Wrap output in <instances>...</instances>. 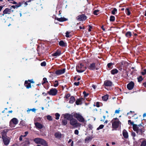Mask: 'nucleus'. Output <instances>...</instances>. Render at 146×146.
<instances>
[{"mask_svg": "<svg viewBox=\"0 0 146 146\" xmlns=\"http://www.w3.org/2000/svg\"><path fill=\"white\" fill-rule=\"evenodd\" d=\"M63 117L64 119L70 121L72 119L73 117L76 118L79 122H83L85 121L84 118L81 114L79 113L73 112L72 114L68 113H66L63 114Z\"/></svg>", "mask_w": 146, "mask_h": 146, "instance_id": "nucleus-1", "label": "nucleus"}, {"mask_svg": "<svg viewBox=\"0 0 146 146\" xmlns=\"http://www.w3.org/2000/svg\"><path fill=\"white\" fill-rule=\"evenodd\" d=\"M133 129L139 135H141L142 133L144 132V128L141 124L138 125H133Z\"/></svg>", "mask_w": 146, "mask_h": 146, "instance_id": "nucleus-2", "label": "nucleus"}, {"mask_svg": "<svg viewBox=\"0 0 146 146\" xmlns=\"http://www.w3.org/2000/svg\"><path fill=\"white\" fill-rule=\"evenodd\" d=\"M112 127L113 129L117 128L121 124V122L117 118H113L111 121Z\"/></svg>", "mask_w": 146, "mask_h": 146, "instance_id": "nucleus-3", "label": "nucleus"}, {"mask_svg": "<svg viewBox=\"0 0 146 146\" xmlns=\"http://www.w3.org/2000/svg\"><path fill=\"white\" fill-rule=\"evenodd\" d=\"M69 121L70 124L74 128L80 127L81 124L78 122L77 120L76 119L73 118Z\"/></svg>", "mask_w": 146, "mask_h": 146, "instance_id": "nucleus-4", "label": "nucleus"}, {"mask_svg": "<svg viewBox=\"0 0 146 146\" xmlns=\"http://www.w3.org/2000/svg\"><path fill=\"white\" fill-rule=\"evenodd\" d=\"M34 141L36 143H40L43 146H48L46 141L42 139L37 138L34 139Z\"/></svg>", "mask_w": 146, "mask_h": 146, "instance_id": "nucleus-5", "label": "nucleus"}, {"mask_svg": "<svg viewBox=\"0 0 146 146\" xmlns=\"http://www.w3.org/2000/svg\"><path fill=\"white\" fill-rule=\"evenodd\" d=\"M87 67L84 66V65L82 63L79 64L76 67V71L78 72L82 73L84 72L86 69Z\"/></svg>", "mask_w": 146, "mask_h": 146, "instance_id": "nucleus-6", "label": "nucleus"}, {"mask_svg": "<svg viewBox=\"0 0 146 146\" xmlns=\"http://www.w3.org/2000/svg\"><path fill=\"white\" fill-rule=\"evenodd\" d=\"M18 120L17 118H14L11 119L10 122V126L11 127H13V125H16L18 123Z\"/></svg>", "mask_w": 146, "mask_h": 146, "instance_id": "nucleus-7", "label": "nucleus"}, {"mask_svg": "<svg viewBox=\"0 0 146 146\" xmlns=\"http://www.w3.org/2000/svg\"><path fill=\"white\" fill-rule=\"evenodd\" d=\"M2 138L4 144L5 145H7L10 143V138L8 137H3Z\"/></svg>", "mask_w": 146, "mask_h": 146, "instance_id": "nucleus-8", "label": "nucleus"}, {"mask_svg": "<svg viewBox=\"0 0 146 146\" xmlns=\"http://www.w3.org/2000/svg\"><path fill=\"white\" fill-rule=\"evenodd\" d=\"M13 11L11 9L6 8L3 11L2 15L3 16L6 14H9L11 12H13Z\"/></svg>", "mask_w": 146, "mask_h": 146, "instance_id": "nucleus-9", "label": "nucleus"}, {"mask_svg": "<svg viewBox=\"0 0 146 146\" xmlns=\"http://www.w3.org/2000/svg\"><path fill=\"white\" fill-rule=\"evenodd\" d=\"M77 19L80 21H83L85 20L86 19V16L84 14L78 16L77 18Z\"/></svg>", "mask_w": 146, "mask_h": 146, "instance_id": "nucleus-10", "label": "nucleus"}, {"mask_svg": "<svg viewBox=\"0 0 146 146\" xmlns=\"http://www.w3.org/2000/svg\"><path fill=\"white\" fill-rule=\"evenodd\" d=\"M88 68L90 70H94L95 69L96 70H98V68H96L95 63L90 64L88 67Z\"/></svg>", "mask_w": 146, "mask_h": 146, "instance_id": "nucleus-11", "label": "nucleus"}, {"mask_svg": "<svg viewBox=\"0 0 146 146\" xmlns=\"http://www.w3.org/2000/svg\"><path fill=\"white\" fill-rule=\"evenodd\" d=\"M65 69L64 68L62 69L57 70L55 71V73L57 75H60L64 73L65 72Z\"/></svg>", "mask_w": 146, "mask_h": 146, "instance_id": "nucleus-12", "label": "nucleus"}, {"mask_svg": "<svg viewBox=\"0 0 146 146\" xmlns=\"http://www.w3.org/2000/svg\"><path fill=\"white\" fill-rule=\"evenodd\" d=\"M57 91L55 88L51 89L49 92L50 95L54 96L57 93Z\"/></svg>", "mask_w": 146, "mask_h": 146, "instance_id": "nucleus-13", "label": "nucleus"}, {"mask_svg": "<svg viewBox=\"0 0 146 146\" xmlns=\"http://www.w3.org/2000/svg\"><path fill=\"white\" fill-rule=\"evenodd\" d=\"M134 86V83L132 82H131L127 84V87L129 90H131L133 88Z\"/></svg>", "mask_w": 146, "mask_h": 146, "instance_id": "nucleus-14", "label": "nucleus"}, {"mask_svg": "<svg viewBox=\"0 0 146 146\" xmlns=\"http://www.w3.org/2000/svg\"><path fill=\"white\" fill-rule=\"evenodd\" d=\"M104 84L105 86H110L112 85V84L110 81L107 80L104 81Z\"/></svg>", "mask_w": 146, "mask_h": 146, "instance_id": "nucleus-15", "label": "nucleus"}, {"mask_svg": "<svg viewBox=\"0 0 146 146\" xmlns=\"http://www.w3.org/2000/svg\"><path fill=\"white\" fill-rule=\"evenodd\" d=\"M9 130L8 129H6L3 130V131L2 132V138L3 137H7V133L8 132Z\"/></svg>", "mask_w": 146, "mask_h": 146, "instance_id": "nucleus-16", "label": "nucleus"}, {"mask_svg": "<svg viewBox=\"0 0 146 146\" xmlns=\"http://www.w3.org/2000/svg\"><path fill=\"white\" fill-rule=\"evenodd\" d=\"M35 124L36 127L37 128L41 129L43 128L42 125L39 123H35Z\"/></svg>", "mask_w": 146, "mask_h": 146, "instance_id": "nucleus-17", "label": "nucleus"}, {"mask_svg": "<svg viewBox=\"0 0 146 146\" xmlns=\"http://www.w3.org/2000/svg\"><path fill=\"white\" fill-rule=\"evenodd\" d=\"M61 54V52L60 50H57L54 53L52 54L53 56H60Z\"/></svg>", "mask_w": 146, "mask_h": 146, "instance_id": "nucleus-18", "label": "nucleus"}, {"mask_svg": "<svg viewBox=\"0 0 146 146\" xmlns=\"http://www.w3.org/2000/svg\"><path fill=\"white\" fill-rule=\"evenodd\" d=\"M25 86L27 88H29L31 87V83L27 81H26L25 83Z\"/></svg>", "mask_w": 146, "mask_h": 146, "instance_id": "nucleus-19", "label": "nucleus"}, {"mask_svg": "<svg viewBox=\"0 0 146 146\" xmlns=\"http://www.w3.org/2000/svg\"><path fill=\"white\" fill-rule=\"evenodd\" d=\"M123 135L124 137L126 138H128V133L127 131L125 130H124L123 131Z\"/></svg>", "mask_w": 146, "mask_h": 146, "instance_id": "nucleus-20", "label": "nucleus"}, {"mask_svg": "<svg viewBox=\"0 0 146 146\" xmlns=\"http://www.w3.org/2000/svg\"><path fill=\"white\" fill-rule=\"evenodd\" d=\"M75 101V99L74 97L73 96L71 97L70 99L69 103L73 104Z\"/></svg>", "mask_w": 146, "mask_h": 146, "instance_id": "nucleus-21", "label": "nucleus"}, {"mask_svg": "<svg viewBox=\"0 0 146 146\" xmlns=\"http://www.w3.org/2000/svg\"><path fill=\"white\" fill-rule=\"evenodd\" d=\"M118 70L116 69H113L111 71V74H117L118 73Z\"/></svg>", "mask_w": 146, "mask_h": 146, "instance_id": "nucleus-22", "label": "nucleus"}, {"mask_svg": "<svg viewBox=\"0 0 146 146\" xmlns=\"http://www.w3.org/2000/svg\"><path fill=\"white\" fill-rule=\"evenodd\" d=\"M36 110V109L33 108V109H28L27 110V111L28 113H29V112L31 111H32L33 112H35Z\"/></svg>", "mask_w": 146, "mask_h": 146, "instance_id": "nucleus-23", "label": "nucleus"}, {"mask_svg": "<svg viewBox=\"0 0 146 146\" xmlns=\"http://www.w3.org/2000/svg\"><path fill=\"white\" fill-rule=\"evenodd\" d=\"M55 136L56 137L60 138L61 137V134L60 132H57L55 134Z\"/></svg>", "mask_w": 146, "mask_h": 146, "instance_id": "nucleus-24", "label": "nucleus"}, {"mask_svg": "<svg viewBox=\"0 0 146 146\" xmlns=\"http://www.w3.org/2000/svg\"><path fill=\"white\" fill-rule=\"evenodd\" d=\"M125 36L127 37H130L131 36V32L129 31L127 32L125 34Z\"/></svg>", "mask_w": 146, "mask_h": 146, "instance_id": "nucleus-25", "label": "nucleus"}, {"mask_svg": "<svg viewBox=\"0 0 146 146\" xmlns=\"http://www.w3.org/2000/svg\"><path fill=\"white\" fill-rule=\"evenodd\" d=\"M146 146V140L144 139L141 142L140 146Z\"/></svg>", "mask_w": 146, "mask_h": 146, "instance_id": "nucleus-26", "label": "nucleus"}, {"mask_svg": "<svg viewBox=\"0 0 146 146\" xmlns=\"http://www.w3.org/2000/svg\"><path fill=\"white\" fill-rule=\"evenodd\" d=\"M67 123V120L66 119H64L62 120V124L63 125H66Z\"/></svg>", "mask_w": 146, "mask_h": 146, "instance_id": "nucleus-27", "label": "nucleus"}, {"mask_svg": "<svg viewBox=\"0 0 146 146\" xmlns=\"http://www.w3.org/2000/svg\"><path fill=\"white\" fill-rule=\"evenodd\" d=\"M108 95H106L102 97V100L105 101H106L108 99Z\"/></svg>", "mask_w": 146, "mask_h": 146, "instance_id": "nucleus-28", "label": "nucleus"}, {"mask_svg": "<svg viewBox=\"0 0 146 146\" xmlns=\"http://www.w3.org/2000/svg\"><path fill=\"white\" fill-rule=\"evenodd\" d=\"M57 20L59 21L62 22L65 21L66 20V19L65 18H58L57 19Z\"/></svg>", "mask_w": 146, "mask_h": 146, "instance_id": "nucleus-29", "label": "nucleus"}, {"mask_svg": "<svg viewBox=\"0 0 146 146\" xmlns=\"http://www.w3.org/2000/svg\"><path fill=\"white\" fill-rule=\"evenodd\" d=\"M59 45L62 46H65V43L62 40L60 41L59 42Z\"/></svg>", "mask_w": 146, "mask_h": 146, "instance_id": "nucleus-30", "label": "nucleus"}, {"mask_svg": "<svg viewBox=\"0 0 146 146\" xmlns=\"http://www.w3.org/2000/svg\"><path fill=\"white\" fill-rule=\"evenodd\" d=\"M81 100L80 99H78L76 100V105H79L81 104Z\"/></svg>", "mask_w": 146, "mask_h": 146, "instance_id": "nucleus-31", "label": "nucleus"}, {"mask_svg": "<svg viewBox=\"0 0 146 146\" xmlns=\"http://www.w3.org/2000/svg\"><path fill=\"white\" fill-rule=\"evenodd\" d=\"M92 139V138L91 137H87L85 139V141L86 142H88L89 141L91 140Z\"/></svg>", "mask_w": 146, "mask_h": 146, "instance_id": "nucleus-32", "label": "nucleus"}, {"mask_svg": "<svg viewBox=\"0 0 146 146\" xmlns=\"http://www.w3.org/2000/svg\"><path fill=\"white\" fill-rule=\"evenodd\" d=\"M29 144L30 143L29 141L27 140L25 141L24 145L25 146H28Z\"/></svg>", "mask_w": 146, "mask_h": 146, "instance_id": "nucleus-33", "label": "nucleus"}, {"mask_svg": "<svg viewBox=\"0 0 146 146\" xmlns=\"http://www.w3.org/2000/svg\"><path fill=\"white\" fill-rule=\"evenodd\" d=\"M113 64L111 63H110L108 64L107 66L108 67L110 68H112L113 67L112 65Z\"/></svg>", "mask_w": 146, "mask_h": 146, "instance_id": "nucleus-34", "label": "nucleus"}, {"mask_svg": "<svg viewBox=\"0 0 146 146\" xmlns=\"http://www.w3.org/2000/svg\"><path fill=\"white\" fill-rule=\"evenodd\" d=\"M125 12L126 14L128 15H129L130 14V12L129 11V9L128 8L125 9Z\"/></svg>", "mask_w": 146, "mask_h": 146, "instance_id": "nucleus-35", "label": "nucleus"}, {"mask_svg": "<svg viewBox=\"0 0 146 146\" xmlns=\"http://www.w3.org/2000/svg\"><path fill=\"white\" fill-rule=\"evenodd\" d=\"M115 18L113 16H111L110 18V21H113L115 20Z\"/></svg>", "mask_w": 146, "mask_h": 146, "instance_id": "nucleus-36", "label": "nucleus"}, {"mask_svg": "<svg viewBox=\"0 0 146 146\" xmlns=\"http://www.w3.org/2000/svg\"><path fill=\"white\" fill-rule=\"evenodd\" d=\"M117 12V9L115 8H114L113 10L111 11V13L113 15H115Z\"/></svg>", "mask_w": 146, "mask_h": 146, "instance_id": "nucleus-37", "label": "nucleus"}, {"mask_svg": "<svg viewBox=\"0 0 146 146\" xmlns=\"http://www.w3.org/2000/svg\"><path fill=\"white\" fill-rule=\"evenodd\" d=\"M55 116H56L55 119H59L60 115L58 113H56L55 114Z\"/></svg>", "mask_w": 146, "mask_h": 146, "instance_id": "nucleus-38", "label": "nucleus"}, {"mask_svg": "<svg viewBox=\"0 0 146 146\" xmlns=\"http://www.w3.org/2000/svg\"><path fill=\"white\" fill-rule=\"evenodd\" d=\"M104 125H100V126L97 128V130H99L100 129H102L104 127Z\"/></svg>", "mask_w": 146, "mask_h": 146, "instance_id": "nucleus-39", "label": "nucleus"}, {"mask_svg": "<svg viewBox=\"0 0 146 146\" xmlns=\"http://www.w3.org/2000/svg\"><path fill=\"white\" fill-rule=\"evenodd\" d=\"M131 136L133 137V139L134 140L135 139L134 138V137L136 136L135 133L134 132H132L131 133Z\"/></svg>", "mask_w": 146, "mask_h": 146, "instance_id": "nucleus-40", "label": "nucleus"}, {"mask_svg": "<svg viewBox=\"0 0 146 146\" xmlns=\"http://www.w3.org/2000/svg\"><path fill=\"white\" fill-rule=\"evenodd\" d=\"M137 79L138 80V81L139 82L143 80V79L141 76H140L139 77L137 78Z\"/></svg>", "mask_w": 146, "mask_h": 146, "instance_id": "nucleus-41", "label": "nucleus"}, {"mask_svg": "<svg viewBox=\"0 0 146 146\" xmlns=\"http://www.w3.org/2000/svg\"><path fill=\"white\" fill-rule=\"evenodd\" d=\"M47 119L50 120V121H51L52 120V117L49 115H48L47 116Z\"/></svg>", "mask_w": 146, "mask_h": 146, "instance_id": "nucleus-42", "label": "nucleus"}, {"mask_svg": "<svg viewBox=\"0 0 146 146\" xmlns=\"http://www.w3.org/2000/svg\"><path fill=\"white\" fill-rule=\"evenodd\" d=\"M55 83L54 85V87H56L58 86V81H57V80L55 81Z\"/></svg>", "mask_w": 146, "mask_h": 146, "instance_id": "nucleus-43", "label": "nucleus"}, {"mask_svg": "<svg viewBox=\"0 0 146 146\" xmlns=\"http://www.w3.org/2000/svg\"><path fill=\"white\" fill-rule=\"evenodd\" d=\"M99 11V10H95V11H94V14L95 15H98L97 13H98Z\"/></svg>", "mask_w": 146, "mask_h": 146, "instance_id": "nucleus-44", "label": "nucleus"}, {"mask_svg": "<svg viewBox=\"0 0 146 146\" xmlns=\"http://www.w3.org/2000/svg\"><path fill=\"white\" fill-rule=\"evenodd\" d=\"M40 65L42 66H45L46 65V63L45 62H42Z\"/></svg>", "mask_w": 146, "mask_h": 146, "instance_id": "nucleus-45", "label": "nucleus"}, {"mask_svg": "<svg viewBox=\"0 0 146 146\" xmlns=\"http://www.w3.org/2000/svg\"><path fill=\"white\" fill-rule=\"evenodd\" d=\"M74 133L75 134L78 135L79 133V131L78 130L76 129L75 130Z\"/></svg>", "mask_w": 146, "mask_h": 146, "instance_id": "nucleus-46", "label": "nucleus"}, {"mask_svg": "<svg viewBox=\"0 0 146 146\" xmlns=\"http://www.w3.org/2000/svg\"><path fill=\"white\" fill-rule=\"evenodd\" d=\"M69 32H66V36L67 37H70V36L69 35Z\"/></svg>", "mask_w": 146, "mask_h": 146, "instance_id": "nucleus-47", "label": "nucleus"}, {"mask_svg": "<svg viewBox=\"0 0 146 146\" xmlns=\"http://www.w3.org/2000/svg\"><path fill=\"white\" fill-rule=\"evenodd\" d=\"M128 122L129 123H130L131 124L133 125H133H135L134 124L133 122H131L130 120H129Z\"/></svg>", "mask_w": 146, "mask_h": 146, "instance_id": "nucleus-48", "label": "nucleus"}, {"mask_svg": "<svg viewBox=\"0 0 146 146\" xmlns=\"http://www.w3.org/2000/svg\"><path fill=\"white\" fill-rule=\"evenodd\" d=\"M80 84V82H75L74 83V84L76 86H78Z\"/></svg>", "mask_w": 146, "mask_h": 146, "instance_id": "nucleus-49", "label": "nucleus"}, {"mask_svg": "<svg viewBox=\"0 0 146 146\" xmlns=\"http://www.w3.org/2000/svg\"><path fill=\"white\" fill-rule=\"evenodd\" d=\"M83 94H84V96L85 97H87L88 95V94H86V92L85 91L83 92Z\"/></svg>", "mask_w": 146, "mask_h": 146, "instance_id": "nucleus-50", "label": "nucleus"}, {"mask_svg": "<svg viewBox=\"0 0 146 146\" xmlns=\"http://www.w3.org/2000/svg\"><path fill=\"white\" fill-rule=\"evenodd\" d=\"M43 80L44 81V82H43V83H45L46 82H47V79L45 78H43Z\"/></svg>", "mask_w": 146, "mask_h": 146, "instance_id": "nucleus-51", "label": "nucleus"}, {"mask_svg": "<svg viewBox=\"0 0 146 146\" xmlns=\"http://www.w3.org/2000/svg\"><path fill=\"white\" fill-rule=\"evenodd\" d=\"M119 109L118 110H116L115 111V113H119L120 111V110H119Z\"/></svg>", "mask_w": 146, "mask_h": 146, "instance_id": "nucleus-52", "label": "nucleus"}, {"mask_svg": "<svg viewBox=\"0 0 146 146\" xmlns=\"http://www.w3.org/2000/svg\"><path fill=\"white\" fill-rule=\"evenodd\" d=\"M25 135H23V137H25L28 134V131H26L25 132Z\"/></svg>", "mask_w": 146, "mask_h": 146, "instance_id": "nucleus-53", "label": "nucleus"}, {"mask_svg": "<svg viewBox=\"0 0 146 146\" xmlns=\"http://www.w3.org/2000/svg\"><path fill=\"white\" fill-rule=\"evenodd\" d=\"M23 135H21L19 138V140L20 141H21L23 140Z\"/></svg>", "mask_w": 146, "mask_h": 146, "instance_id": "nucleus-54", "label": "nucleus"}, {"mask_svg": "<svg viewBox=\"0 0 146 146\" xmlns=\"http://www.w3.org/2000/svg\"><path fill=\"white\" fill-rule=\"evenodd\" d=\"M89 29H88V31L90 32L91 31V29L92 28V27L91 26H89Z\"/></svg>", "mask_w": 146, "mask_h": 146, "instance_id": "nucleus-55", "label": "nucleus"}, {"mask_svg": "<svg viewBox=\"0 0 146 146\" xmlns=\"http://www.w3.org/2000/svg\"><path fill=\"white\" fill-rule=\"evenodd\" d=\"M96 106L98 107H100V105L99 104V103L98 102H97L96 103Z\"/></svg>", "mask_w": 146, "mask_h": 146, "instance_id": "nucleus-56", "label": "nucleus"}, {"mask_svg": "<svg viewBox=\"0 0 146 146\" xmlns=\"http://www.w3.org/2000/svg\"><path fill=\"white\" fill-rule=\"evenodd\" d=\"M19 5H16V7H17V8H18V7H20V6H21V3H19Z\"/></svg>", "mask_w": 146, "mask_h": 146, "instance_id": "nucleus-57", "label": "nucleus"}, {"mask_svg": "<svg viewBox=\"0 0 146 146\" xmlns=\"http://www.w3.org/2000/svg\"><path fill=\"white\" fill-rule=\"evenodd\" d=\"M70 96L69 94H67L66 96V98L68 99Z\"/></svg>", "mask_w": 146, "mask_h": 146, "instance_id": "nucleus-58", "label": "nucleus"}, {"mask_svg": "<svg viewBox=\"0 0 146 146\" xmlns=\"http://www.w3.org/2000/svg\"><path fill=\"white\" fill-rule=\"evenodd\" d=\"M12 146H19V145L17 143H15L12 145Z\"/></svg>", "mask_w": 146, "mask_h": 146, "instance_id": "nucleus-59", "label": "nucleus"}, {"mask_svg": "<svg viewBox=\"0 0 146 146\" xmlns=\"http://www.w3.org/2000/svg\"><path fill=\"white\" fill-rule=\"evenodd\" d=\"M8 1L11 3H13V0H8Z\"/></svg>", "mask_w": 146, "mask_h": 146, "instance_id": "nucleus-60", "label": "nucleus"}, {"mask_svg": "<svg viewBox=\"0 0 146 146\" xmlns=\"http://www.w3.org/2000/svg\"><path fill=\"white\" fill-rule=\"evenodd\" d=\"M92 87L94 89H95L96 88V86L94 85H92Z\"/></svg>", "mask_w": 146, "mask_h": 146, "instance_id": "nucleus-61", "label": "nucleus"}, {"mask_svg": "<svg viewBox=\"0 0 146 146\" xmlns=\"http://www.w3.org/2000/svg\"><path fill=\"white\" fill-rule=\"evenodd\" d=\"M74 142L73 141H72L71 143V146H74Z\"/></svg>", "mask_w": 146, "mask_h": 146, "instance_id": "nucleus-62", "label": "nucleus"}, {"mask_svg": "<svg viewBox=\"0 0 146 146\" xmlns=\"http://www.w3.org/2000/svg\"><path fill=\"white\" fill-rule=\"evenodd\" d=\"M12 3H13L14 4H17V3L15 1H13Z\"/></svg>", "mask_w": 146, "mask_h": 146, "instance_id": "nucleus-63", "label": "nucleus"}, {"mask_svg": "<svg viewBox=\"0 0 146 146\" xmlns=\"http://www.w3.org/2000/svg\"><path fill=\"white\" fill-rule=\"evenodd\" d=\"M143 85L146 88V83H144L143 84Z\"/></svg>", "mask_w": 146, "mask_h": 146, "instance_id": "nucleus-64", "label": "nucleus"}]
</instances>
